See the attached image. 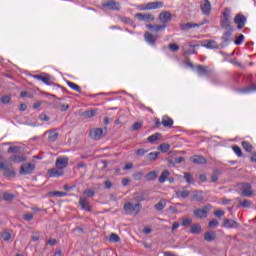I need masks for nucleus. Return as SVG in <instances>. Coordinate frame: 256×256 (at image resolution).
Here are the masks:
<instances>
[{
    "label": "nucleus",
    "instance_id": "obj_59",
    "mask_svg": "<svg viewBox=\"0 0 256 256\" xmlns=\"http://www.w3.org/2000/svg\"><path fill=\"white\" fill-rule=\"evenodd\" d=\"M24 220L25 221H32L33 220V214H31V213L24 214Z\"/></svg>",
    "mask_w": 256,
    "mask_h": 256
},
{
    "label": "nucleus",
    "instance_id": "obj_48",
    "mask_svg": "<svg viewBox=\"0 0 256 256\" xmlns=\"http://www.w3.org/2000/svg\"><path fill=\"white\" fill-rule=\"evenodd\" d=\"M11 161L14 163H23L25 161V157L23 156H12Z\"/></svg>",
    "mask_w": 256,
    "mask_h": 256
},
{
    "label": "nucleus",
    "instance_id": "obj_50",
    "mask_svg": "<svg viewBox=\"0 0 256 256\" xmlns=\"http://www.w3.org/2000/svg\"><path fill=\"white\" fill-rule=\"evenodd\" d=\"M193 223V219L191 218H182V227H187Z\"/></svg>",
    "mask_w": 256,
    "mask_h": 256
},
{
    "label": "nucleus",
    "instance_id": "obj_28",
    "mask_svg": "<svg viewBox=\"0 0 256 256\" xmlns=\"http://www.w3.org/2000/svg\"><path fill=\"white\" fill-rule=\"evenodd\" d=\"M225 227L227 229H237L239 227V223L233 219H226L225 220Z\"/></svg>",
    "mask_w": 256,
    "mask_h": 256
},
{
    "label": "nucleus",
    "instance_id": "obj_44",
    "mask_svg": "<svg viewBox=\"0 0 256 256\" xmlns=\"http://www.w3.org/2000/svg\"><path fill=\"white\" fill-rule=\"evenodd\" d=\"M169 149H171V145H169L168 143H163L159 146V150L162 153H167V151H169Z\"/></svg>",
    "mask_w": 256,
    "mask_h": 256
},
{
    "label": "nucleus",
    "instance_id": "obj_12",
    "mask_svg": "<svg viewBox=\"0 0 256 256\" xmlns=\"http://www.w3.org/2000/svg\"><path fill=\"white\" fill-rule=\"evenodd\" d=\"M33 171H35V165L31 164V163L24 164L20 168L21 175H31V173H33Z\"/></svg>",
    "mask_w": 256,
    "mask_h": 256
},
{
    "label": "nucleus",
    "instance_id": "obj_16",
    "mask_svg": "<svg viewBox=\"0 0 256 256\" xmlns=\"http://www.w3.org/2000/svg\"><path fill=\"white\" fill-rule=\"evenodd\" d=\"M146 27L149 29V31H152V33H159L160 31H165V29H167V25L165 24H147Z\"/></svg>",
    "mask_w": 256,
    "mask_h": 256
},
{
    "label": "nucleus",
    "instance_id": "obj_10",
    "mask_svg": "<svg viewBox=\"0 0 256 256\" xmlns=\"http://www.w3.org/2000/svg\"><path fill=\"white\" fill-rule=\"evenodd\" d=\"M196 70L200 77H211V74L213 73V70L202 65L196 66Z\"/></svg>",
    "mask_w": 256,
    "mask_h": 256
},
{
    "label": "nucleus",
    "instance_id": "obj_58",
    "mask_svg": "<svg viewBox=\"0 0 256 256\" xmlns=\"http://www.w3.org/2000/svg\"><path fill=\"white\" fill-rule=\"evenodd\" d=\"M4 175H6V177H13L15 172L13 170L6 169Z\"/></svg>",
    "mask_w": 256,
    "mask_h": 256
},
{
    "label": "nucleus",
    "instance_id": "obj_26",
    "mask_svg": "<svg viewBox=\"0 0 256 256\" xmlns=\"http://www.w3.org/2000/svg\"><path fill=\"white\" fill-rule=\"evenodd\" d=\"M161 123H162L163 127H166V128L173 127V120L171 119V117H169L167 115L162 116Z\"/></svg>",
    "mask_w": 256,
    "mask_h": 256
},
{
    "label": "nucleus",
    "instance_id": "obj_38",
    "mask_svg": "<svg viewBox=\"0 0 256 256\" xmlns=\"http://www.w3.org/2000/svg\"><path fill=\"white\" fill-rule=\"evenodd\" d=\"M66 84L70 89H73V91H76V93H81V87L71 81H67Z\"/></svg>",
    "mask_w": 256,
    "mask_h": 256
},
{
    "label": "nucleus",
    "instance_id": "obj_21",
    "mask_svg": "<svg viewBox=\"0 0 256 256\" xmlns=\"http://www.w3.org/2000/svg\"><path fill=\"white\" fill-rule=\"evenodd\" d=\"M163 7V2H150L145 4L144 9L146 11H153L154 9H161Z\"/></svg>",
    "mask_w": 256,
    "mask_h": 256
},
{
    "label": "nucleus",
    "instance_id": "obj_20",
    "mask_svg": "<svg viewBox=\"0 0 256 256\" xmlns=\"http://www.w3.org/2000/svg\"><path fill=\"white\" fill-rule=\"evenodd\" d=\"M190 161L195 165H206L207 159L201 155H195L190 158Z\"/></svg>",
    "mask_w": 256,
    "mask_h": 256
},
{
    "label": "nucleus",
    "instance_id": "obj_8",
    "mask_svg": "<svg viewBox=\"0 0 256 256\" xmlns=\"http://www.w3.org/2000/svg\"><path fill=\"white\" fill-rule=\"evenodd\" d=\"M211 211V206L207 205L202 209H196L194 210V215L197 217V219H206L207 214Z\"/></svg>",
    "mask_w": 256,
    "mask_h": 256
},
{
    "label": "nucleus",
    "instance_id": "obj_42",
    "mask_svg": "<svg viewBox=\"0 0 256 256\" xmlns=\"http://www.w3.org/2000/svg\"><path fill=\"white\" fill-rule=\"evenodd\" d=\"M242 147L243 149H245V151H247L248 153H251V151H253V145H251V143L247 142V141H243L242 142Z\"/></svg>",
    "mask_w": 256,
    "mask_h": 256
},
{
    "label": "nucleus",
    "instance_id": "obj_31",
    "mask_svg": "<svg viewBox=\"0 0 256 256\" xmlns=\"http://www.w3.org/2000/svg\"><path fill=\"white\" fill-rule=\"evenodd\" d=\"M0 196H1L0 201L1 199H3L4 201H13L15 199V194H11L8 192H4L0 194Z\"/></svg>",
    "mask_w": 256,
    "mask_h": 256
},
{
    "label": "nucleus",
    "instance_id": "obj_6",
    "mask_svg": "<svg viewBox=\"0 0 256 256\" xmlns=\"http://www.w3.org/2000/svg\"><path fill=\"white\" fill-rule=\"evenodd\" d=\"M134 201L141 203L142 201H147L149 199V192L146 190H141L133 194Z\"/></svg>",
    "mask_w": 256,
    "mask_h": 256
},
{
    "label": "nucleus",
    "instance_id": "obj_60",
    "mask_svg": "<svg viewBox=\"0 0 256 256\" xmlns=\"http://www.w3.org/2000/svg\"><path fill=\"white\" fill-rule=\"evenodd\" d=\"M11 101V97L10 96H3L1 98V102L4 103V104H7Z\"/></svg>",
    "mask_w": 256,
    "mask_h": 256
},
{
    "label": "nucleus",
    "instance_id": "obj_46",
    "mask_svg": "<svg viewBox=\"0 0 256 256\" xmlns=\"http://www.w3.org/2000/svg\"><path fill=\"white\" fill-rule=\"evenodd\" d=\"M83 195H85V197L87 198H91V197H95V190L93 189H86L83 192Z\"/></svg>",
    "mask_w": 256,
    "mask_h": 256
},
{
    "label": "nucleus",
    "instance_id": "obj_34",
    "mask_svg": "<svg viewBox=\"0 0 256 256\" xmlns=\"http://www.w3.org/2000/svg\"><path fill=\"white\" fill-rule=\"evenodd\" d=\"M169 175H171V172H169V170H164L160 177L158 178L159 183H165V181H167V178L169 177Z\"/></svg>",
    "mask_w": 256,
    "mask_h": 256
},
{
    "label": "nucleus",
    "instance_id": "obj_35",
    "mask_svg": "<svg viewBox=\"0 0 256 256\" xmlns=\"http://www.w3.org/2000/svg\"><path fill=\"white\" fill-rule=\"evenodd\" d=\"M159 155H161V152H150L147 154L146 159L148 161H157Z\"/></svg>",
    "mask_w": 256,
    "mask_h": 256
},
{
    "label": "nucleus",
    "instance_id": "obj_13",
    "mask_svg": "<svg viewBox=\"0 0 256 256\" xmlns=\"http://www.w3.org/2000/svg\"><path fill=\"white\" fill-rule=\"evenodd\" d=\"M137 19L139 21H145L146 23H151V21H155V16L150 13H138L136 14Z\"/></svg>",
    "mask_w": 256,
    "mask_h": 256
},
{
    "label": "nucleus",
    "instance_id": "obj_25",
    "mask_svg": "<svg viewBox=\"0 0 256 256\" xmlns=\"http://www.w3.org/2000/svg\"><path fill=\"white\" fill-rule=\"evenodd\" d=\"M79 205L84 209V211H91V205H89V201H87V197H81L79 199Z\"/></svg>",
    "mask_w": 256,
    "mask_h": 256
},
{
    "label": "nucleus",
    "instance_id": "obj_3",
    "mask_svg": "<svg viewBox=\"0 0 256 256\" xmlns=\"http://www.w3.org/2000/svg\"><path fill=\"white\" fill-rule=\"evenodd\" d=\"M102 6L105 9H109L110 11H121V4L115 0H108L102 3Z\"/></svg>",
    "mask_w": 256,
    "mask_h": 256
},
{
    "label": "nucleus",
    "instance_id": "obj_18",
    "mask_svg": "<svg viewBox=\"0 0 256 256\" xmlns=\"http://www.w3.org/2000/svg\"><path fill=\"white\" fill-rule=\"evenodd\" d=\"M200 9L203 15H209V13H211V2H209V0H203L200 3Z\"/></svg>",
    "mask_w": 256,
    "mask_h": 256
},
{
    "label": "nucleus",
    "instance_id": "obj_36",
    "mask_svg": "<svg viewBox=\"0 0 256 256\" xmlns=\"http://www.w3.org/2000/svg\"><path fill=\"white\" fill-rule=\"evenodd\" d=\"M184 179L186 183H188V185H193V183H195V179L193 178V175H191V173L189 172L184 173Z\"/></svg>",
    "mask_w": 256,
    "mask_h": 256
},
{
    "label": "nucleus",
    "instance_id": "obj_23",
    "mask_svg": "<svg viewBox=\"0 0 256 256\" xmlns=\"http://www.w3.org/2000/svg\"><path fill=\"white\" fill-rule=\"evenodd\" d=\"M49 177H63V170L57 168H52L48 170Z\"/></svg>",
    "mask_w": 256,
    "mask_h": 256
},
{
    "label": "nucleus",
    "instance_id": "obj_54",
    "mask_svg": "<svg viewBox=\"0 0 256 256\" xmlns=\"http://www.w3.org/2000/svg\"><path fill=\"white\" fill-rule=\"evenodd\" d=\"M8 153H19V147L18 146H11L8 148Z\"/></svg>",
    "mask_w": 256,
    "mask_h": 256
},
{
    "label": "nucleus",
    "instance_id": "obj_63",
    "mask_svg": "<svg viewBox=\"0 0 256 256\" xmlns=\"http://www.w3.org/2000/svg\"><path fill=\"white\" fill-rule=\"evenodd\" d=\"M39 119L40 121H49L50 118L46 114H40Z\"/></svg>",
    "mask_w": 256,
    "mask_h": 256
},
{
    "label": "nucleus",
    "instance_id": "obj_51",
    "mask_svg": "<svg viewBox=\"0 0 256 256\" xmlns=\"http://www.w3.org/2000/svg\"><path fill=\"white\" fill-rule=\"evenodd\" d=\"M245 40V36L243 34H240L238 37H236V40L234 41L235 45H241L243 41Z\"/></svg>",
    "mask_w": 256,
    "mask_h": 256
},
{
    "label": "nucleus",
    "instance_id": "obj_41",
    "mask_svg": "<svg viewBox=\"0 0 256 256\" xmlns=\"http://www.w3.org/2000/svg\"><path fill=\"white\" fill-rule=\"evenodd\" d=\"M97 115V109L88 110L83 113V116L91 119V117H95Z\"/></svg>",
    "mask_w": 256,
    "mask_h": 256
},
{
    "label": "nucleus",
    "instance_id": "obj_22",
    "mask_svg": "<svg viewBox=\"0 0 256 256\" xmlns=\"http://www.w3.org/2000/svg\"><path fill=\"white\" fill-rule=\"evenodd\" d=\"M144 39L149 45H155V43L157 42V35H153L150 32H145Z\"/></svg>",
    "mask_w": 256,
    "mask_h": 256
},
{
    "label": "nucleus",
    "instance_id": "obj_15",
    "mask_svg": "<svg viewBox=\"0 0 256 256\" xmlns=\"http://www.w3.org/2000/svg\"><path fill=\"white\" fill-rule=\"evenodd\" d=\"M33 79H37V81H42L45 85H51V76L49 74L42 73L40 75H33Z\"/></svg>",
    "mask_w": 256,
    "mask_h": 256
},
{
    "label": "nucleus",
    "instance_id": "obj_47",
    "mask_svg": "<svg viewBox=\"0 0 256 256\" xmlns=\"http://www.w3.org/2000/svg\"><path fill=\"white\" fill-rule=\"evenodd\" d=\"M234 153L237 155V157H243V152L241 151V147L235 145L232 147Z\"/></svg>",
    "mask_w": 256,
    "mask_h": 256
},
{
    "label": "nucleus",
    "instance_id": "obj_17",
    "mask_svg": "<svg viewBox=\"0 0 256 256\" xmlns=\"http://www.w3.org/2000/svg\"><path fill=\"white\" fill-rule=\"evenodd\" d=\"M201 25H205V23L204 22H202V23H191V22H188V23L181 24L180 25V29L182 31H189V29L199 28V27H201Z\"/></svg>",
    "mask_w": 256,
    "mask_h": 256
},
{
    "label": "nucleus",
    "instance_id": "obj_43",
    "mask_svg": "<svg viewBox=\"0 0 256 256\" xmlns=\"http://www.w3.org/2000/svg\"><path fill=\"white\" fill-rule=\"evenodd\" d=\"M161 139V134L156 133L148 137L149 143H155V141H159Z\"/></svg>",
    "mask_w": 256,
    "mask_h": 256
},
{
    "label": "nucleus",
    "instance_id": "obj_32",
    "mask_svg": "<svg viewBox=\"0 0 256 256\" xmlns=\"http://www.w3.org/2000/svg\"><path fill=\"white\" fill-rule=\"evenodd\" d=\"M164 207H167V201L165 199H161L157 204H155L154 209H156V211H163Z\"/></svg>",
    "mask_w": 256,
    "mask_h": 256
},
{
    "label": "nucleus",
    "instance_id": "obj_19",
    "mask_svg": "<svg viewBox=\"0 0 256 256\" xmlns=\"http://www.w3.org/2000/svg\"><path fill=\"white\" fill-rule=\"evenodd\" d=\"M201 47L206 49H219V44L215 40H204L201 43Z\"/></svg>",
    "mask_w": 256,
    "mask_h": 256
},
{
    "label": "nucleus",
    "instance_id": "obj_1",
    "mask_svg": "<svg viewBox=\"0 0 256 256\" xmlns=\"http://www.w3.org/2000/svg\"><path fill=\"white\" fill-rule=\"evenodd\" d=\"M142 207H143V205H141V203L133 204L131 202H126L124 204V211H125V213H127V215H133V213L138 215V213L141 211Z\"/></svg>",
    "mask_w": 256,
    "mask_h": 256
},
{
    "label": "nucleus",
    "instance_id": "obj_53",
    "mask_svg": "<svg viewBox=\"0 0 256 256\" xmlns=\"http://www.w3.org/2000/svg\"><path fill=\"white\" fill-rule=\"evenodd\" d=\"M3 241H10L11 240V233L9 232H4L1 235Z\"/></svg>",
    "mask_w": 256,
    "mask_h": 256
},
{
    "label": "nucleus",
    "instance_id": "obj_14",
    "mask_svg": "<svg viewBox=\"0 0 256 256\" xmlns=\"http://www.w3.org/2000/svg\"><path fill=\"white\" fill-rule=\"evenodd\" d=\"M234 23L237 25L238 29H243L247 23V18L243 14L236 15Z\"/></svg>",
    "mask_w": 256,
    "mask_h": 256
},
{
    "label": "nucleus",
    "instance_id": "obj_5",
    "mask_svg": "<svg viewBox=\"0 0 256 256\" xmlns=\"http://www.w3.org/2000/svg\"><path fill=\"white\" fill-rule=\"evenodd\" d=\"M172 19L173 15H171L169 11H163L158 16V21L162 25H167V23H171Z\"/></svg>",
    "mask_w": 256,
    "mask_h": 256
},
{
    "label": "nucleus",
    "instance_id": "obj_55",
    "mask_svg": "<svg viewBox=\"0 0 256 256\" xmlns=\"http://www.w3.org/2000/svg\"><path fill=\"white\" fill-rule=\"evenodd\" d=\"M52 195H54V197H65V195H67V193L61 192V191H54V192H52Z\"/></svg>",
    "mask_w": 256,
    "mask_h": 256
},
{
    "label": "nucleus",
    "instance_id": "obj_49",
    "mask_svg": "<svg viewBox=\"0 0 256 256\" xmlns=\"http://www.w3.org/2000/svg\"><path fill=\"white\" fill-rule=\"evenodd\" d=\"M210 229H216V227H219V221L217 219H213L209 222Z\"/></svg>",
    "mask_w": 256,
    "mask_h": 256
},
{
    "label": "nucleus",
    "instance_id": "obj_40",
    "mask_svg": "<svg viewBox=\"0 0 256 256\" xmlns=\"http://www.w3.org/2000/svg\"><path fill=\"white\" fill-rule=\"evenodd\" d=\"M239 205L241 207L248 209L249 207H251V205H253V202L251 200H247V199L239 200Z\"/></svg>",
    "mask_w": 256,
    "mask_h": 256
},
{
    "label": "nucleus",
    "instance_id": "obj_52",
    "mask_svg": "<svg viewBox=\"0 0 256 256\" xmlns=\"http://www.w3.org/2000/svg\"><path fill=\"white\" fill-rule=\"evenodd\" d=\"M168 49H170V51H172L173 53H176V51H179V45H177V44H169L168 45Z\"/></svg>",
    "mask_w": 256,
    "mask_h": 256
},
{
    "label": "nucleus",
    "instance_id": "obj_39",
    "mask_svg": "<svg viewBox=\"0 0 256 256\" xmlns=\"http://www.w3.org/2000/svg\"><path fill=\"white\" fill-rule=\"evenodd\" d=\"M157 175H159V172L151 171L146 175V179L147 181H155V179H157Z\"/></svg>",
    "mask_w": 256,
    "mask_h": 256
},
{
    "label": "nucleus",
    "instance_id": "obj_45",
    "mask_svg": "<svg viewBox=\"0 0 256 256\" xmlns=\"http://www.w3.org/2000/svg\"><path fill=\"white\" fill-rule=\"evenodd\" d=\"M109 241L111 243H119V241H121V238L119 237V235L115 234V233H112L110 235V238H109Z\"/></svg>",
    "mask_w": 256,
    "mask_h": 256
},
{
    "label": "nucleus",
    "instance_id": "obj_30",
    "mask_svg": "<svg viewBox=\"0 0 256 256\" xmlns=\"http://www.w3.org/2000/svg\"><path fill=\"white\" fill-rule=\"evenodd\" d=\"M204 239L208 242H211V241H215V239H217V234L213 231L211 232H206L204 234Z\"/></svg>",
    "mask_w": 256,
    "mask_h": 256
},
{
    "label": "nucleus",
    "instance_id": "obj_33",
    "mask_svg": "<svg viewBox=\"0 0 256 256\" xmlns=\"http://www.w3.org/2000/svg\"><path fill=\"white\" fill-rule=\"evenodd\" d=\"M201 231H203V229L201 228V225L194 224L191 226L190 233H192V235H199Z\"/></svg>",
    "mask_w": 256,
    "mask_h": 256
},
{
    "label": "nucleus",
    "instance_id": "obj_24",
    "mask_svg": "<svg viewBox=\"0 0 256 256\" xmlns=\"http://www.w3.org/2000/svg\"><path fill=\"white\" fill-rule=\"evenodd\" d=\"M192 201H203V191L194 190L191 192Z\"/></svg>",
    "mask_w": 256,
    "mask_h": 256
},
{
    "label": "nucleus",
    "instance_id": "obj_56",
    "mask_svg": "<svg viewBox=\"0 0 256 256\" xmlns=\"http://www.w3.org/2000/svg\"><path fill=\"white\" fill-rule=\"evenodd\" d=\"M135 181H141L143 179V173L138 172L133 175Z\"/></svg>",
    "mask_w": 256,
    "mask_h": 256
},
{
    "label": "nucleus",
    "instance_id": "obj_62",
    "mask_svg": "<svg viewBox=\"0 0 256 256\" xmlns=\"http://www.w3.org/2000/svg\"><path fill=\"white\" fill-rule=\"evenodd\" d=\"M143 127V123L141 122H136L133 124L132 129H141Z\"/></svg>",
    "mask_w": 256,
    "mask_h": 256
},
{
    "label": "nucleus",
    "instance_id": "obj_61",
    "mask_svg": "<svg viewBox=\"0 0 256 256\" xmlns=\"http://www.w3.org/2000/svg\"><path fill=\"white\" fill-rule=\"evenodd\" d=\"M104 187H105V189H111V187H113V183H111L110 180H106L104 182Z\"/></svg>",
    "mask_w": 256,
    "mask_h": 256
},
{
    "label": "nucleus",
    "instance_id": "obj_29",
    "mask_svg": "<svg viewBox=\"0 0 256 256\" xmlns=\"http://www.w3.org/2000/svg\"><path fill=\"white\" fill-rule=\"evenodd\" d=\"M45 135H48V141L51 142L57 141V137H59V133L55 132V130L46 131Z\"/></svg>",
    "mask_w": 256,
    "mask_h": 256
},
{
    "label": "nucleus",
    "instance_id": "obj_57",
    "mask_svg": "<svg viewBox=\"0 0 256 256\" xmlns=\"http://www.w3.org/2000/svg\"><path fill=\"white\" fill-rule=\"evenodd\" d=\"M147 151L145 149H138L136 150L135 154L138 155L139 157H143Z\"/></svg>",
    "mask_w": 256,
    "mask_h": 256
},
{
    "label": "nucleus",
    "instance_id": "obj_4",
    "mask_svg": "<svg viewBox=\"0 0 256 256\" xmlns=\"http://www.w3.org/2000/svg\"><path fill=\"white\" fill-rule=\"evenodd\" d=\"M68 166H69V157L60 156L56 159L55 167L57 169H60V171H63V169H66V167Z\"/></svg>",
    "mask_w": 256,
    "mask_h": 256
},
{
    "label": "nucleus",
    "instance_id": "obj_11",
    "mask_svg": "<svg viewBox=\"0 0 256 256\" xmlns=\"http://www.w3.org/2000/svg\"><path fill=\"white\" fill-rule=\"evenodd\" d=\"M106 132L103 131V129H91L89 132V137L91 139H94V141H99L105 135Z\"/></svg>",
    "mask_w": 256,
    "mask_h": 256
},
{
    "label": "nucleus",
    "instance_id": "obj_9",
    "mask_svg": "<svg viewBox=\"0 0 256 256\" xmlns=\"http://www.w3.org/2000/svg\"><path fill=\"white\" fill-rule=\"evenodd\" d=\"M195 47H199V44L193 45L190 42H187L183 44L182 49L185 55H195V53H197V51H195Z\"/></svg>",
    "mask_w": 256,
    "mask_h": 256
},
{
    "label": "nucleus",
    "instance_id": "obj_37",
    "mask_svg": "<svg viewBox=\"0 0 256 256\" xmlns=\"http://www.w3.org/2000/svg\"><path fill=\"white\" fill-rule=\"evenodd\" d=\"M256 92V84H251L250 86L243 88L240 93H255Z\"/></svg>",
    "mask_w": 256,
    "mask_h": 256
},
{
    "label": "nucleus",
    "instance_id": "obj_64",
    "mask_svg": "<svg viewBox=\"0 0 256 256\" xmlns=\"http://www.w3.org/2000/svg\"><path fill=\"white\" fill-rule=\"evenodd\" d=\"M215 217H223L225 215V212L223 210H218L214 212Z\"/></svg>",
    "mask_w": 256,
    "mask_h": 256
},
{
    "label": "nucleus",
    "instance_id": "obj_7",
    "mask_svg": "<svg viewBox=\"0 0 256 256\" xmlns=\"http://www.w3.org/2000/svg\"><path fill=\"white\" fill-rule=\"evenodd\" d=\"M239 189L242 197H251V195H253V191H251V185L249 183L239 184Z\"/></svg>",
    "mask_w": 256,
    "mask_h": 256
},
{
    "label": "nucleus",
    "instance_id": "obj_2",
    "mask_svg": "<svg viewBox=\"0 0 256 256\" xmlns=\"http://www.w3.org/2000/svg\"><path fill=\"white\" fill-rule=\"evenodd\" d=\"M231 17V10L229 8H225V29H226V37H231L233 35V28L229 25V19Z\"/></svg>",
    "mask_w": 256,
    "mask_h": 256
},
{
    "label": "nucleus",
    "instance_id": "obj_27",
    "mask_svg": "<svg viewBox=\"0 0 256 256\" xmlns=\"http://www.w3.org/2000/svg\"><path fill=\"white\" fill-rule=\"evenodd\" d=\"M190 195L191 192L187 189L176 191V197H178V199H187V197H189Z\"/></svg>",
    "mask_w": 256,
    "mask_h": 256
}]
</instances>
